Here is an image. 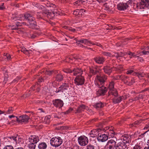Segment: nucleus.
I'll return each instance as SVG.
<instances>
[{
	"label": "nucleus",
	"instance_id": "6ab92c4d",
	"mask_svg": "<svg viewBox=\"0 0 149 149\" xmlns=\"http://www.w3.org/2000/svg\"><path fill=\"white\" fill-rule=\"evenodd\" d=\"M128 7V4H126V3H120L117 5V8L120 10H124Z\"/></svg>",
	"mask_w": 149,
	"mask_h": 149
},
{
	"label": "nucleus",
	"instance_id": "7ed1b4c3",
	"mask_svg": "<svg viewBox=\"0 0 149 149\" xmlns=\"http://www.w3.org/2000/svg\"><path fill=\"white\" fill-rule=\"evenodd\" d=\"M63 143V141L61 138L58 136L57 137H55L51 139L50 143L51 145L55 147H58L60 146Z\"/></svg>",
	"mask_w": 149,
	"mask_h": 149
},
{
	"label": "nucleus",
	"instance_id": "e2e57ef3",
	"mask_svg": "<svg viewBox=\"0 0 149 149\" xmlns=\"http://www.w3.org/2000/svg\"><path fill=\"white\" fill-rule=\"evenodd\" d=\"M79 1L80 0H77V1H76L74 3V5H76L77 4L78 5L79 4V3H80V1Z\"/></svg>",
	"mask_w": 149,
	"mask_h": 149
},
{
	"label": "nucleus",
	"instance_id": "f257e3e1",
	"mask_svg": "<svg viewBox=\"0 0 149 149\" xmlns=\"http://www.w3.org/2000/svg\"><path fill=\"white\" fill-rule=\"evenodd\" d=\"M11 18L14 21L18 20L21 21L27 20L29 23V24H28L27 25L29 27L32 29L36 28L37 26L35 18L31 14L28 13L20 14L18 15H13Z\"/></svg>",
	"mask_w": 149,
	"mask_h": 149
},
{
	"label": "nucleus",
	"instance_id": "a19ab883",
	"mask_svg": "<svg viewBox=\"0 0 149 149\" xmlns=\"http://www.w3.org/2000/svg\"><path fill=\"white\" fill-rule=\"evenodd\" d=\"M8 74L6 72L4 74V79L3 81V83L5 84L8 80Z\"/></svg>",
	"mask_w": 149,
	"mask_h": 149
},
{
	"label": "nucleus",
	"instance_id": "a878e982",
	"mask_svg": "<svg viewBox=\"0 0 149 149\" xmlns=\"http://www.w3.org/2000/svg\"><path fill=\"white\" fill-rule=\"evenodd\" d=\"M22 25H26V24L25 22H17L16 24V25L15 26L14 25L12 26H11V27H10V28L12 30L17 29V26H21Z\"/></svg>",
	"mask_w": 149,
	"mask_h": 149
},
{
	"label": "nucleus",
	"instance_id": "774afa93",
	"mask_svg": "<svg viewBox=\"0 0 149 149\" xmlns=\"http://www.w3.org/2000/svg\"><path fill=\"white\" fill-rule=\"evenodd\" d=\"M72 149H79V148L77 146H74L72 148Z\"/></svg>",
	"mask_w": 149,
	"mask_h": 149
},
{
	"label": "nucleus",
	"instance_id": "423d86ee",
	"mask_svg": "<svg viewBox=\"0 0 149 149\" xmlns=\"http://www.w3.org/2000/svg\"><path fill=\"white\" fill-rule=\"evenodd\" d=\"M78 141L79 145L82 146H86L88 142V138L84 136H81L79 137Z\"/></svg>",
	"mask_w": 149,
	"mask_h": 149
},
{
	"label": "nucleus",
	"instance_id": "f704fd0d",
	"mask_svg": "<svg viewBox=\"0 0 149 149\" xmlns=\"http://www.w3.org/2000/svg\"><path fill=\"white\" fill-rule=\"evenodd\" d=\"M131 136L128 135H125L123 138V140L126 143L130 142Z\"/></svg>",
	"mask_w": 149,
	"mask_h": 149
},
{
	"label": "nucleus",
	"instance_id": "7c9ffc66",
	"mask_svg": "<svg viewBox=\"0 0 149 149\" xmlns=\"http://www.w3.org/2000/svg\"><path fill=\"white\" fill-rule=\"evenodd\" d=\"M104 106V104L101 102H99L94 105V107L96 109L102 108Z\"/></svg>",
	"mask_w": 149,
	"mask_h": 149
},
{
	"label": "nucleus",
	"instance_id": "13d9d810",
	"mask_svg": "<svg viewBox=\"0 0 149 149\" xmlns=\"http://www.w3.org/2000/svg\"><path fill=\"white\" fill-rule=\"evenodd\" d=\"M136 57L138 58V59L141 62L143 61V58L141 57H139V56H138Z\"/></svg>",
	"mask_w": 149,
	"mask_h": 149
},
{
	"label": "nucleus",
	"instance_id": "338daca9",
	"mask_svg": "<svg viewBox=\"0 0 149 149\" xmlns=\"http://www.w3.org/2000/svg\"><path fill=\"white\" fill-rule=\"evenodd\" d=\"M43 80V79L42 77L40 78L38 80V81L39 82H41Z\"/></svg>",
	"mask_w": 149,
	"mask_h": 149
},
{
	"label": "nucleus",
	"instance_id": "ea45409f",
	"mask_svg": "<svg viewBox=\"0 0 149 149\" xmlns=\"http://www.w3.org/2000/svg\"><path fill=\"white\" fill-rule=\"evenodd\" d=\"M119 78L122 80H124L125 82V81L127 79L128 77L125 76L123 75H121L118 76Z\"/></svg>",
	"mask_w": 149,
	"mask_h": 149
},
{
	"label": "nucleus",
	"instance_id": "bf43d9fd",
	"mask_svg": "<svg viewBox=\"0 0 149 149\" xmlns=\"http://www.w3.org/2000/svg\"><path fill=\"white\" fill-rule=\"evenodd\" d=\"M133 70H128L127 72V74H131L133 72Z\"/></svg>",
	"mask_w": 149,
	"mask_h": 149
},
{
	"label": "nucleus",
	"instance_id": "ddd939ff",
	"mask_svg": "<svg viewBox=\"0 0 149 149\" xmlns=\"http://www.w3.org/2000/svg\"><path fill=\"white\" fill-rule=\"evenodd\" d=\"M68 87V86L67 84H63L57 88L55 92L56 93L60 92L63 93L64 91L67 90Z\"/></svg>",
	"mask_w": 149,
	"mask_h": 149
},
{
	"label": "nucleus",
	"instance_id": "a18cd8bd",
	"mask_svg": "<svg viewBox=\"0 0 149 149\" xmlns=\"http://www.w3.org/2000/svg\"><path fill=\"white\" fill-rule=\"evenodd\" d=\"M102 54L106 56H111V53L109 52H103L102 53Z\"/></svg>",
	"mask_w": 149,
	"mask_h": 149
},
{
	"label": "nucleus",
	"instance_id": "1a4fd4ad",
	"mask_svg": "<svg viewBox=\"0 0 149 149\" xmlns=\"http://www.w3.org/2000/svg\"><path fill=\"white\" fill-rule=\"evenodd\" d=\"M16 120L17 122L21 123H26L28 122L29 118V117L26 115L20 116L18 118L16 117Z\"/></svg>",
	"mask_w": 149,
	"mask_h": 149
},
{
	"label": "nucleus",
	"instance_id": "c9c22d12",
	"mask_svg": "<svg viewBox=\"0 0 149 149\" xmlns=\"http://www.w3.org/2000/svg\"><path fill=\"white\" fill-rule=\"evenodd\" d=\"M142 121L141 120L136 121L132 124L131 127H137L138 125H140Z\"/></svg>",
	"mask_w": 149,
	"mask_h": 149
},
{
	"label": "nucleus",
	"instance_id": "e433bc0d",
	"mask_svg": "<svg viewBox=\"0 0 149 149\" xmlns=\"http://www.w3.org/2000/svg\"><path fill=\"white\" fill-rule=\"evenodd\" d=\"M78 12V14H79V17L82 16L84 13L86 12V10L83 9H79V10H77Z\"/></svg>",
	"mask_w": 149,
	"mask_h": 149
},
{
	"label": "nucleus",
	"instance_id": "4468645a",
	"mask_svg": "<svg viewBox=\"0 0 149 149\" xmlns=\"http://www.w3.org/2000/svg\"><path fill=\"white\" fill-rule=\"evenodd\" d=\"M52 102L54 106L59 108L62 107L63 105V101L59 99L54 100H53Z\"/></svg>",
	"mask_w": 149,
	"mask_h": 149
},
{
	"label": "nucleus",
	"instance_id": "6e6d98bb",
	"mask_svg": "<svg viewBox=\"0 0 149 149\" xmlns=\"http://www.w3.org/2000/svg\"><path fill=\"white\" fill-rule=\"evenodd\" d=\"M133 0H129L127 3H126V4H128V6L130 4H131L132 3H133Z\"/></svg>",
	"mask_w": 149,
	"mask_h": 149
},
{
	"label": "nucleus",
	"instance_id": "20e7f679",
	"mask_svg": "<svg viewBox=\"0 0 149 149\" xmlns=\"http://www.w3.org/2000/svg\"><path fill=\"white\" fill-rule=\"evenodd\" d=\"M112 127H107L104 128H103V131L104 133L106 134L108 138L109 137V138L113 137L116 134L115 132L114 131Z\"/></svg>",
	"mask_w": 149,
	"mask_h": 149
},
{
	"label": "nucleus",
	"instance_id": "9d476101",
	"mask_svg": "<svg viewBox=\"0 0 149 149\" xmlns=\"http://www.w3.org/2000/svg\"><path fill=\"white\" fill-rule=\"evenodd\" d=\"M116 143V142L113 139L108 141L107 144V149H115Z\"/></svg>",
	"mask_w": 149,
	"mask_h": 149
},
{
	"label": "nucleus",
	"instance_id": "72a5a7b5",
	"mask_svg": "<svg viewBox=\"0 0 149 149\" xmlns=\"http://www.w3.org/2000/svg\"><path fill=\"white\" fill-rule=\"evenodd\" d=\"M112 68L113 70H115L119 72H120L122 70V67L121 65H119L117 67H113Z\"/></svg>",
	"mask_w": 149,
	"mask_h": 149
},
{
	"label": "nucleus",
	"instance_id": "0eeeda50",
	"mask_svg": "<svg viewBox=\"0 0 149 149\" xmlns=\"http://www.w3.org/2000/svg\"><path fill=\"white\" fill-rule=\"evenodd\" d=\"M102 131H103V128H97L92 130L90 133V137L93 138L98 137Z\"/></svg>",
	"mask_w": 149,
	"mask_h": 149
},
{
	"label": "nucleus",
	"instance_id": "b1692460",
	"mask_svg": "<svg viewBox=\"0 0 149 149\" xmlns=\"http://www.w3.org/2000/svg\"><path fill=\"white\" fill-rule=\"evenodd\" d=\"M72 73L74 76H81L82 74V71L81 69L79 68L74 69L72 71Z\"/></svg>",
	"mask_w": 149,
	"mask_h": 149
},
{
	"label": "nucleus",
	"instance_id": "052dcab7",
	"mask_svg": "<svg viewBox=\"0 0 149 149\" xmlns=\"http://www.w3.org/2000/svg\"><path fill=\"white\" fill-rule=\"evenodd\" d=\"M108 0H97V1L99 3H104Z\"/></svg>",
	"mask_w": 149,
	"mask_h": 149
},
{
	"label": "nucleus",
	"instance_id": "9b49d317",
	"mask_svg": "<svg viewBox=\"0 0 149 149\" xmlns=\"http://www.w3.org/2000/svg\"><path fill=\"white\" fill-rule=\"evenodd\" d=\"M149 6V0H141L139 8L141 9L148 8Z\"/></svg>",
	"mask_w": 149,
	"mask_h": 149
},
{
	"label": "nucleus",
	"instance_id": "39448f33",
	"mask_svg": "<svg viewBox=\"0 0 149 149\" xmlns=\"http://www.w3.org/2000/svg\"><path fill=\"white\" fill-rule=\"evenodd\" d=\"M52 73L56 74L57 73L55 77L56 80L58 81H62L63 79V75L61 73H58V71H53V70H48L47 71L45 72L46 74L48 75H50L52 74Z\"/></svg>",
	"mask_w": 149,
	"mask_h": 149
},
{
	"label": "nucleus",
	"instance_id": "aec40b11",
	"mask_svg": "<svg viewBox=\"0 0 149 149\" xmlns=\"http://www.w3.org/2000/svg\"><path fill=\"white\" fill-rule=\"evenodd\" d=\"M127 147L125 142L119 143L116 145L115 149H125Z\"/></svg>",
	"mask_w": 149,
	"mask_h": 149
},
{
	"label": "nucleus",
	"instance_id": "cd10ccee",
	"mask_svg": "<svg viewBox=\"0 0 149 149\" xmlns=\"http://www.w3.org/2000/svg\"><path fill=\"white\" fill-rule=\"evenodd\" d=\"M47 146V145L45 143L42 142L38 145V148L39 149H46Z\"/></svg>",
	"mask_w": 149,
	"mask_h": 149
},
{
	"label": "nucleus",
	"instance_id": "49530a36",
	"mask_svg": "<svg viewBox=\"0 0 149 149\" xmlns=\"http://www.w3.org/2000/svg\"><path fill=\"white\" fill-rule=\"evenodd\" d=\"M3 149H14V148L11 145H7L4 147Z\"/></svg>",
	"mask_w": 149,
	"mask_h": 149
},
{
	"label": "nucleus",
	"instance_id": "f8f14e48",
	"mask_svg": "<svg viewBox=\"0 0 149 149\" xmlns=\"http://www.w3.org/2000/svg\"><path fill=\"white\" fill-rule=\"evenodd\" d=\"M97 139L99 141L104 142L106 141L108 139L106 134L103 133L101 132L100 134L97 137Z\"/></svg>",
	"mask_w": 149,
	"mask_h": 149
},
{
	"label": "nucleus",
	"instance_id": "3c124183",
	"mask_svg": "<svg viewBox=\"0 0 149 149\" xmlns=\"http://www.w3.org/2000/svg\"><path fill=\"white\" fill-rule=\"evenodd\" d=\"M115 61L114 59H112L111 60H110L109 61V63H110V65H114V64L115 63Z\"/></svg>",
	"mask_w": 149,
	"mask_h": 149
},
{
	"label": "nucleus",
	"instance_id": "dca6fc26",
	"mask_svg": "<svg viewBox=\"0 0 149 149\" xmlns=\"http://www.w3.org/2000/svg\"><path fill=\"white\" fill-rule=\"evenodd\" d=\"M93 59L95 62L98 64H103L105 61L104 57L98 56L95 57Z\"/></svg>",
	"mask_w": 149,
	"mask_h": 149
},
{
	"label": "nucleus",
	"instance_id": "09e8293b",
	"mask_svg": "<svg viewBox=\"0 0 149 149\" xmlns=\"http://www.w3.org/2000/svg\"><path fill=\"white\" fill-rule=\"evenodd\" d=\"M91 43H91L90 44H92L93 45H96L100 47L102 46V45H101V44L97 42H95V43H94L93 42H91Z\"/></svg>",
	"mask_w": 149,
	"mask_h": 149
},
{
	"label": "nucleus",
	"instance_id": "5701e85b",
	"mask_svg": "<svg viewBox=\"0 0 149 149\" xmlns=\"http://www.w3.org/2000/svg\"><path fill=\"white\" fill-rule=\"evenodd\" d=\"M136 54V56L139 55V56H141L143 54L144 55H148L149 54V46H148L146 48L145 51H142L141 52H137Z\"/></svg>",
	"mask_w": 149,
	"mask_h": 149
},
{
	"label": "nucleus",
	"instance_id": "f3484780",
	"mask_svg": "<svg viewBox=\"0 0 149 149\" xmlns=\"http://www.w3.org/2000/svg\"><path fill=\"white\" fill-rule=\"evenodd\" d=\"M9 138L10 139L9 140V141L11 142L14 143V142H15L17 143V141H21V138L19 136H18V135H16L14 136L9 137Z\"/></svg>",
	"mask_w": 149,
	"mask_h": 149
},
{
	"label": "nucleus",
	"instance_id": "6e6552de",
	"mask_svg": "<svg viewBox=\"0 0 149 149\" xmlns=\"http://www.w3.org/2000/svg\"><path fill=\"white\" fill-rule=\"evenodd\" d=\"M85 81V79L83 76H77L74 80V83L78 86L82 85L84 84Z\"/></svg>",
	"mask_w": 149,
	"mask_h": 149
},
{
	"label": "nucleus",
	"instance_id": "a211bd4d",
	"mask_svg": "<svg viewBox=\"0 0 149 149\" xmlns=\"http://www.w3.org/2000/svg\"><path fill=\"white\" fill-rule=\"evenodd\" d=\"M29 139L31 143L34 144L36 143L39 140L38 137L36 135L31 136Z\"/></svg>",
	"mask_w": 149,
	"mask_h": 149
},
{
	"label": "nucleus",
	"instance_id": "473e14b6",
	"mask_svg": "<svg viewBox=\"0 0 149 149\" xmlns=\"http://www.w3.org/2000/svg\"><path fill=\"white\" fill-rule=\"evenodd\" d=\"M134 82V80L133 79H128L125 81V83L129 85H131Z\"/></svg>",
	"mask_w": 149,
	"mask_h": 149
},
{
	"label": "nucleus",
	"instance_id": "8fccbe9b",
	"mask_svg": "<svg viewBox=\"0 0 149 149\" xmlns=\"http://www.w3.org/2000/svg\"><path fill=\"white\" fill-rule=\"evenodd\" d=\"M5 56L6 57L8 60H10L11 59V56L9 54H6Z\"/></svg>",
	"mask_w": 149,
	"mask_h": 149
},
{
	"label": "nucleus",
	"instance_id": "2eb2a0df",
	"mask_svg": "<svg viewBox=\"0 0 149 149\" xmlns=\"http://www.w3.org/2000/svg\"><path fill=\"white\" fill-rule=\"evenodd\" d=\"M76 43L78 44H80L81 43H82L89 46L90 45L91 43H92L91 41L87 39L84 38L77 40Z\"/></svg>",
	"mask_w": 149,
	"mask_h": 149
},
{
	"label": "nucleus",
	"instance_id": "69168bd1",
	"mask_svg": "<svg viewBox=\"0 0 149 149\" xmlns=\"http://www.w3.org/2000/svg\"><path fill=\"white\" fill-rule=\"evenodd\" d=\"M5 8V7L4 6H1L0 5V10H3Z\"/></svg>",
	"mask_w": 149,
	"mask_h": 149
},
{
	"label": "nucleus",
	"instance_id": "4c0bfd02",
	"mask_svg": "<svg viewBox=\"0 0 149 149\" xmlns=\"http://www.w3.org/2000/svg\"><path fill=\"white\" fill-rule=\"evenodd\" d=\"M108 88L109 91L115 89L114 88V83L113 82L111 81L109 83Z\"/></svg>",
	"mask_w": 149,
	"mask_h": 149
},
{
	"label": "nucleus",
	"instance_id": "37998d69",
	"mask_svg": "<svg viewBox=\"0 0 149 149\" xmlns=\"http://www.w3.org/2000/svg\"><path fill=\"white\" fill-rule=\"evenodd\" d=\"M14 110V109H13L12 107H10L8 109L7 111H6V112H4L5 113H6L10 114L11 113H13V111Z\"/></svg>",
	"mask_w": 149,
	"mask_h": 149
},
{
	"label": "nucleus",
	"instance_id": "5fc2aeb1",
	"mask_svg": "<svg viewBox=\"0 0 149 149\" xmlns=\"http://www.w3.org/2000/svg\"><path fill=\"white\" fill-rule=\"evenodd\" d=\"M141 147L139 146L136 145L133 148V149H141Z\"/></svg>",
	"mask_w": 149,
	"mask_h": 149
},
{
	"label": "nucleus",
	"instance_id": "0e129e2a",
	"mask_svg": "<svg viewBox=\"0 0 149 149\" xmlns=\"http://www.w3.org/2000/svg\"><path fill=\"white\" fill-rule=\"evenodd\" d=\"M20 79V78L19 77H17L15 79H14L13 81V82H17L18 80H19Z\"/></svg>",
	"mask_w": 149,
	"mask_h": 149
},
{
	"label": "nucleus",
	"instance_id": "58836bf2",
	"mask_svg": "<svg viewBox=\"0 0 149 149\" xmlns=\"http://www.w3.org/2000/svg\"><path fill=\"white\" fill-rule=\"evenodd\" d=\"M51 116H47L44 118V122L46 124H48L50 120Z\"/></svg>",
	"mask_w": 149,
	"mask_h": 149
},
{
	"label": "nucleus",
	"instance_id": "bb28decb",
	"mask_svg": "<svg viewBox=\"0 0 149 149\" xmlns=\"http://www.w3.org/2000/svg\"><path fill=\"white\" fill-rule=\"evenodd\" d=\"M109 95H112L115 97L118 96V95L117 91L116 89H113L109 91L108 92Z\"/></svg>",
	"mask_w": 149,
	"mask_h": 149
},
{
	"label": "nucleus",
	"instance_id": "864d4df0",
	"mask_svg": "<svg viewBox=\"0 0 149 149\" xmlns=\"http://www.w3.org/2000/svg\"><path fill=\"white\" fill-rule=\"evenodd\" d=\"M72 110L73 109L72 108H70L69 109L65 112V114H68V113H70Z\"/></svg>",
	"mask_w": 149,
	"mask_h": 149
},
{
	"label": "nucleus",
	"instance_id": "4be33fe9",
	"mask_svg": "<svg viewBox=\"0 0 149 149\" xmlns=\"http://www.w3.org/2000/svg\"><path fill=\"white\" fill-rule=\"evenodd\" d=\"M104 72L109 75L110 74L113 70V68H111L109 66H104L103 68Z\"/></svg>",
	"mask_w": 149,
	"mask_h": 149
},
{
	"label": "nucleus",
	"instance_id": "2f4dec72",
	"mask_svg": "<svg viewBox=\"0 0 149 149\" xmlns=\"http://www.w3.org/2000/svg\"><path fill=\"white\" fill-rule=\"evenodd\" d=\"M46 5L47 7H52L53 8H55L56 7V5L52 3H51L47 0H46Z\"/></svg>",
	"mask_w": 149,
	"mask_h": 149
},
{
	"label": "nucleus",
	"instance_id": "412c9836",
	"mask_svg": "<svg viewBox=\"0 0 149 149\" xmlns=\"http://www.w3.org/2000/svg\"><path fill=\"white\" fill-rule=\"evenodd\" d=\"M126 98L123 96H120L119 97H115L113 99V101L114 104H117L120 103L123 100H125Z\"/></svg>",
	"mask_w": 149,
	"mask_h": 149
},
{
	"label": "nucleus",
	"instance_id": "680f3d73",
	"mask_svg": "<svg viewBox=\"0 0 149 149\" xmlns=\"http://www.w3.org/2000/svg\"><path fill=\"white\" fill-rule=\"evenodd\" d=\"M69 30L72 32H74L75 31V30L74 29H72V28L70 27L69 29Z\"/></svg>",
	"mask_w": 149,
	"mask_h": 149
},
{
	"label": "nucleus",
	"instance_id": "f03ea898",
	"mask_svg": "<svg viewBox=\"0 0 149 149\" xmlns=\"http://www.w3.org/2000/svg\"><path fill=\"white\" fill-rule=\"evenodd\" d=\"M107 77L104 75L103 76L97 75L95 81V84L96 86L99 88L96 92L97 96L104 95L106 93L107 89L106 87L103 86L105 81L107 79Z\"/></svg>",
	"mask_w": 149,
	"mask_h": 149
},
{
	"label": "nucleus",
	"instance_id": "79ce46f5",
	"mask_svg": "<svg viewBox=\"0 0 149 149\" xmlns=\"http://www.w3.org/2000/svg\"><path fill=\"white\" fill-rule=\"evenodd\" d=\"M128 54L130 56V58H132V57L136 58V57H138V56H136L134 53H132L131 52H129L128 53Z\"/></svg>",
	"mask_w": 149,
	"mask_h": 149
},
{
	"label": "nucleus",
	"instance_id": "393cba45",
	"mask_svg": "<svg viewBox=\"0 0 149 149\" xmlns=\"http://www.w3.org/2000/svg\"><path fill=\"white\" fill-rule=\"evenodd\" d=\"M87 107L86 106L84 105H80L78 107L77 111L76 112V113H80L82 111H84L85 109H87Z\"/></svg>",
	"mask_w": 149,
	"mask_h": 149
},
{
	"label": "nucleus",
	"instance_id": "4d7b16f0",
	"mask_svg": "<svg viewBox=\"0 0 149 149\" xmlns=\"http://www.w3.org/2000/svg\"><path fill=\"white\" fill-rule=\"evenodd\" d=\"M77 10H79V9H77L74 10L73 12V14L76 15H78L79 14H78V11Z\"/></svg>",
	"mask_w": 149,
	"mask_h": 149
},
{
	"label": "nucleus",
	"instance_id": "603ef678",
	"mask_svg": "<svg viewBox=\"0 0 149 149\" xmlns=\"http://www.w3.org/2000/svg\"><path fill=\"white\" fill-rule=\"evenodd\" d=\"M64 72H65L66 73H71L72 72V71L70 69H66L64 70Z\"/></svg>",
	"mask_w": 149,
	"mask_h": 149
},
{
	"label": "nucleus",
	"instance_id": "de8ad7c7",
	"mask_svg": "<svg viewBox=\"0 0 149 149\" xmlns=\"http://www.w3.org/2000/svg\"><path fill=\"white\" fill-rule=\"evenodd\" d=\"M95 147L89 144L87 146V149H94Z\"/></svg>",
	"mask_w": 149,
	"mask_h": 149
},
{
	"label": "nucleus",
	"instance_id": "c85d7f7f",
	"mask_svg": "<svg viewBox=\"0 0 149 149\" xmlns=\"http://www.w3.org/2000/svg\"><path fill=\"white\" fill-rule=\"evenodd\" d=\"M22 52H23L24 54H28L31 53L32 51L30 50L26 49L25 47H22L21 50Z\"/></svg>",
	"mask_w": 149,
	"mask_h": 149
},
{
	"label": "nucleus",
	"instance_id": "c03bdc74",
	"mask_svg": "<svg viewBox=\"0 0 149 149\" xmlns=\"http://www.w3.org/2000/svg\"><path fill=\"white\" fill-rule=\"evenodd\" d=\"M28 146L29 149H35L36 145L33 143H31Z\"/></svg>",
	"mask_w": 149,
	"mask_h": 149
},
{
	"label": "nucleus",
	"instance_id": "c756f323",
	"mask_svg": "<svg viewBox=\"0 0 149 149\" xmlns=\"http://www.w3.org/2000/svg\"><path fill=\"white\" fill-rule=\"evenodd\" d=\"M134 74H133V75H136L138 76L139 79H141L142 78L144 77L145 75V74L143 72H136Z\"/></svg>",
	"mask_w": 149,
	"mask_h": 149
}]
</instances>
